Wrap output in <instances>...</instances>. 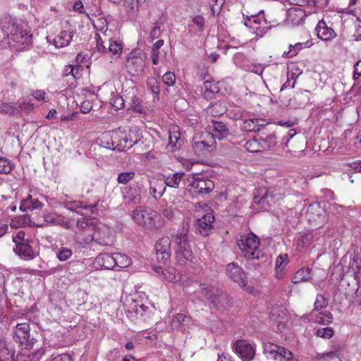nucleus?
Here are the masks:
<instances>
[{"instance_id":"58","label":"nucleus","mask_w":361,"mask_h":361,"mask_svg":"<svg viewBox=\"0 0 361 361\" xmlns=\"http://www.w3.org/2000/svg\"><path fill=\"white\" fill-rule=\"evenodd\" d=\"M15 111V107L8 103H3L0 105V113L12 114Z\"/></svg>"},{"instance_id":"24","label":"nucleus","mask_w":361,"mask_h":361,"mask_svg":"<svg viewBox=\"0 0 361 361\" xmlns=\"http://www.w3.org/2000/svg\"><path fill=\"white\" fill-rule=\"evenodd\" d=\"M245 149L250 152L255 153L271 148V144L262 137H255L247 141L244 145Z\"/></svg>"},{"instance_id":"18","label":"nucleus","mask_w":361,"mask_h":361,"mask_svg":"<svg viewBox=\"0 0 361 361\" xmlns=\"http://www.w3.org/2000/svg\"><path fill=\"white\" fill-rule=\"evenodd\" d=\"M233 348L243 361H251L255 357V347L245 339L237 340L233 345Z\"/></svg>"},{"instance_id":"6","label":"nucleus","mask_w":361,"mask_h":361,"mask_svg":"<svg viewBox=\"0 0 361 361\" xmlns=\"http://www.w3.org/2000/svg\"><path fill=\"white\" fill-rule=\"evenodd\" d=\"M237 245L247 259H259L264 255L259 239L252 233L240 235L237 240Z\"/></svg>"},{"instance_id":"25","label":"nucleus","mask_w":361,"mask_h":361,"mask_svg":"<svg viewBox=\"0 0 361 361\" xmlns=\"http://www.w3.org/2000/svg\"><path fill=\"white\" fill-rule=\"evenodd\" d=\"M317 37L324 41H330L336 37V33L333 28L329 27L325 21L319 20L316 27Z\"/></svg>"},{"instance_id":"13","label":"nucleus","mask_w":361,"mask_h":361,"mask_svg":"<svg viewBox=\"0 0 361 361\" xmlns=\"http://www.w3.org/2000/svg\"><path fill=\"white\" fill-rule=\"evenodd\" d=\"M263 349L268 359L276 361H293V355L289 350L273 343H264Z\"/></svg>"},{"instance_id":"47","label":"nucleus","mask_w":361,"mask_h":361,"mask_svg":"<svg viewBox=\"0 0 361 361\" xmlns=\"http://www.w3.org/2000/svg\"><path fill=\"white\" fill-rule=\"evenodd\" d=\"M30 219L27 215H22L15 220H12L11 222V227H20L29 224Z\"/></svg>"},{"instance_id":"36","label":"nucleus","mask_w":361,"mask_h":361,"mask_svg":"<svg viewBox=\"0 0 361 361\" xmlns=\"http://www.w3.org/2000/svg\"><path fill=\"white\" fill-rule=\"evenodd\" d=\"M313 240V235L312 233H306L299 236L295 241V249L297 252H300L305 248L309 247Z\"/></svg>"},{"instance_id":"55","label":"nucleus","mask_w":361,"mask_h":361,"mask_svg":"<svg viewBox=\"0 0 361 361\" xmlns=\"http://www.w3.org/2000/svg\"><path fill=\"white\" fill-rule=\"evenodd\" d=\"M224 1L225 0H210V9L214 16L216 13L219 11Z\"/></svg>"},{"instance_id":"52","label":"nucleus","mask_w":361,"mask_h":361,"mask_svg":"<svg viewBox=\"0 0 361 361\" xmlns=\"http://www.w3.org/2000/svg\"><path fill=\"white\" fill-rule=\"evenodd\" d=\"M162 80L167 86H173L176 82V78L173 73L168 71L164 74Z\"/></svg>"},{"instance_id":"59","label":"nucleus","mask_w":361,"mask_h":361,"mask_svg":"<svg viewBox=\"0 0 361 361\" xmlns=\"http://www.w3.org/2000/svg\"><path fill=\"white\" fill-rule=\"evenodd\" d=\"M312 3L311 0H298V4H296L295 7H302V8H306L307 10H315V8L312 7Z\"/></svg>"},{"instance_id":"60","label":"nucleus","mask_w":361,"mask_h":361,"mask_svg":"<svg viewBox=\"0 0 361 361\" xmlns=\"http://www.w3.org/2000/svg\"><path fill=\"white\" fill-rule=\"evenodd\" d=\"M148 85L150 86V89L154 94H159L160 92L159 83L156 79H151L148 82Z\"/></svg>"},{"instance_id":"49","label":"nucleus","mask_w":361,"mask_h":361,"mask_svg":"<svg viewBox=\"0 0 361 361\" xmlns=\"http://www.w3.org/2000/svg\"><path fill=\"white\" fill-rule=\"evenodd\" d=\"M12 169L11 163L7 159L0 157V173H8Z\"/></svg>"},{"instance_id":"23","label":"nucleus","mask_w":361,"mask_h":361,"mask_svg":"<svg viewBox=\"0 0 361 361\" xmlns=\"http://www.w3.org/2000/svg\"><path fill=\"white\" fill-rule=\"evenodd\" d=\"M123 198L129 202L137 204L141 200L140 188L137 185H126L121 188Z\"/></svg>"},{"instance_id":"64","label":"nucleus","mask_w":361,"mask_h":361,"mask_svg":"<svg viewBox=\"0 0 361 361\" xmlns=\"http://www.w3.org/2000/svg\"><path fill=\"white\" fill-rule=\"evenodd\" d=\"M354 39L356 41L361 40V25H356L355 26V32L353 34Z\"/></svg>"},{"instance_id":"21","label":"nucleus","mask_w":361,"mask_h":361,"mask_svg":"<svg viewBox=\"0 0 361 361\" xmlns=\"http://www.w3.org/2000/svg\"><path fill=\"white\" fill-rule=\"evenodd\" d=\"M157 277L161 280L169 283H176L180 281V275L176 274V270L173 267H163L161 266H154L153 267Z\"/></svg>"},{"instance_id":"63","label":"nucleus","mask_w":361,"mask_h":361,"mask_svg":"<svg viewBox=\"0 0 361 361\" xmlns=\"http://www.w3.org/2000/svg\"><path fill=\"white\" fill-rule=\"evenodd\" d=\"M361 76V60L358 61L354 66L353 79L357 80Z\"/></svg>"},{"instance_id":"42","label":"nucleus","mask_w":361,"mask_h":361,"mask_svg":"<svg viewBox=\"0 0 361 361\" xmlns=\"http://www.w3.org/2000/svg\"><path fill=\"white\" fill-rule=\"evenodd\" d=\"M66 207L72 211H75L77 213H82V210H88L90 209L92 212V207L90 205H87L82 202H70L66 204Z\"/></svg>"},{"instance_id":"11","label":"nucleus","mask_w":361,"mask_h":361,"mask_svg":"<svg viewBox=\"0 0 361 361\" xmlns=\"http://www.w3.org/2000/svg\"><path fill=\"white\" fill-rule=\"evenodd\" d=\"M226 276L235 283H237L247 293L253 294L255 289L247 285V276L243 269L236 262H231L226 268Z\"/></svg>"},{"instance_id":"51","label":"nucleus","mask_w":361,"mask_h":361,"mask_svg":"<svg viewBox=\"0 0 361 361\" xmlns=\"http://www.w3.org/2000/svg\"><path fill=\"white\" fill-rule=\"evenodd\" d=\"M225 111V107L221 106V104H214L209 107L207 110L208 114H212L213 116H216L219 114H222Z\"/></svg>"},{"instance_id":"32","label":"nucleus","mask_w":361,"mask_h":361,"mask_svg":"<svg viewBox=\"0 0 361 361\" xmlns=\"http://www.w3.org/2000/svg\"><path fill=\"white\" fill-rule=\"evenodd\" d=\"M184 176L185 173L176 172L168 175H163V179L166 186L178 188Z\"/></svg>"},{"instance_id":"37","label":"nucleus","mask_w":361,"mask_h":361,"mask_svg":"<svg viewBox=\"0 0 361 361\" xmlns=\"http://www.w3.org/2000/svg\"><path fill=\"white\" fill-rule=\"evenodd\" d=\"M106 41H109V47L108 49L106 48V51L104 52L108 51L115 57L120 56L123 51L122 44L118 41L111 39V35H109Z\"/></svg>"},{"instance_id":"62","label":"nucleus","mask_w":361,"mask_h":361,"mask_svg":"<svg viewBox=\"0 0 361 361\" xmlns=\"http://www.w3.org/2000/svg\"><path fill=\"white\" fill-rule=\"evenodd\" d=\"M179 139H180V134L178 132H176L175 130L173 132H171V131L169 132V144H171L172 145H175Z\"/></svg>"},{"instance_id":"50","label":"nucleus","mask_w":361,"mask_h":361,"mask_svg":"<svg viewBox=\"0 0 361 361\" xmlns=\"http://www.w3.org/2000/svg\"><path fill=\"white\" fill-rule=\"evenodd\" d=\"M324 209L321 207L319 202H313L310 204L307 208V213L312 214H316L317 216H320L323 214Z\"/></svg>"},{"instance_id":"27","label":"nucleus","mask_w":361,"mask_h":361,"mask_svg":"<svg viewBox=\"0 0 361 361\" xmlns=\"http://www.w3.org/2000/svg\"><path fill=\"white\" fill-rule=\"evenodd\" d=\"M95 264L97 267L106 269H112L115 268V262L114 259V254L108 253L99 254L95 259Z\"/></svg>"},{"instance_id":"17","label":"nucleus","mask_w":361,"mask_h":361,"mask_svg":"<svg viewBox=\"0 0 361 361\" xmlns=\"http://www.w3.org/2000/svg\"><path fill=\"white\" fill-rule=\"evenodd\" d=\"M73 31L71 27L61 30L54 35H49L47 40L56 48H62L68 46L73 40Z\"/></svg>"},{"instance_id":"38","label":"nucleus","mask_w":361,"mask_h":361,"mask_svg":"<svg viewBox=\"0 0 361 361\" xmlns=\"http://www.w3.org/2000/svg\"><path fill=\"white\" fill-rule=\"evenodd\" d=\"M190 322V317L188 316L178 313L173 316L171 325L175 329H185V326Z\"/></svg>"},{"instance_id":"43","label":"nucleus","mask_w":361,"mask_h":361,"mask_svg":"<svg viewBox=\"0 0 361 361\" xmlns=\"http://www.w3.org/2000/svg\"><path fill=\"white\" fill-rule=\"evenodd\" d=\"M192 25L195 27L197 32H203L205 27V20L202 16L196 15L191 17Z\"/></svg>"},{"instance_id":"35","label":"nucleus","mask_w":361,"mask_h":361,"mask_svg":"<svg viewBox=\"0 0 361 361\" xmlns=\"http://www.w3.org/2000/svg\"><path fill=\"white\" fill-rule=\"evenodd\" d=\"M311 278V269L309 267H302L295 273L292 279V282L293 283L305 282L309 281Z\"/></svg>"},{"instance_id":"1","label":"nucleus","mask_w":361,"mask_h":361,"mask_svg":"<svg viewBox=\"0 0 361 361\" xmlns=\"http://www.w3.org/2000/svg\"><path fill=\"white\" fill-rule=\"evenodd\" d=\"M174 243L175 257L178 266H188L193 262V253L188 238V231L182 228L172 235L159 238L154 245L156 256L159 262H166L171 257V242Z\"/></svg>"},{"instance_id":"57","label":"nucleus","mask_w":361,"mask_h":361,"mask_svg":"<svg viewBox=\"0 0 361 361\" xmlns=\"http://www.w3.org/2000/svg\"><path fill=\"white\" fill-rule=\"evenodd\" d=\"M288 263V255H280L276 257V267H284Z\"/></svg>"},{"instance_id":"12","label":"nucleus","mask_w":361,"mask_h":361,"mask_svg":"<svg viewBox=\"0 0 361 361\" xmlns=\"http://www.w3.org/2000/svg\"><path fill=\"white\" fill-rule=\"evenodd\" d=\"M25 232L20 231L13 236V241L16 244L13 251L21 258L31 259L35 257V253L30 245V240L25 238Z\"/></svg>"},{"instance_id":"34","label":"nucleus","mask_w":361,"mask_h":361,"mask_svg":"<svg viewBox=\"0 0 361 361\" xmlns=\"http://www.w3.org/2000/svg\"><path fill=\"white\" fill-rule=\"evenodd\" d=\"M349 273H350L356 282V290H357L361 277V259L355 258L353 259V262L350 264V267L349 268Z\"/></svg>"},{"instance_id":"7","label":"nucleus","mask_w":361,"mask_h":361,"mask_svg":"<svg viewBox=\"0 0 361 361\" xmlns=\"http://www.w3.org/2000/svg\"><path fill=\"white\" fill-rule=\"evenodd\" d=\"M200 288L204 296L217 308H226L231 305L228 295L221 290L206 283H201Z\"/></svg>"},{"instance_id":"20","label":"nucleus","mask_w":361,"mask_h":361,"mask_svg":"<svg viewBox=\"0 0 361 361\" xmlns=\"http://www.w3.org/2000/svg\"><path fill=\"white\" fill-rule=\"evenodd\" d=\"M313 13H316V11L307 10L302 7H291L287 11V23L292 26L298 25L307 15Z\"/></svg>"},{"instance_id":"31","label":"nucleus","mask_w":361,"mask_h":361,"mask_svg":"<svg viewBox=\"0 0 361 361\" xmlns=\"http://www.w3.org/2000/svg\"><path fill=\"white\" fill-rule=\"evenodd\" d=\"M43 207V204L38 200V199L33 198L31 195H28L25 199L21 201L20 205V209L22 212H27L30 210H34L41 209Z\"/></svg>"},{"instance_id":"46","label":"nucleus","mask_w":361,"mask_h":361,"mask_svg":"<svg viewBox=\"0 0 361 361\" xmlns=\"http://www.w3.org/2000/svg\"><path fill=\"white\" fill-rule=\"evenodd\" d=\"M337 357L336 351H329L324 353H317L314 357L316 361H330Z\"/></svg>"},{"instance_id":"3","label":"nucleus","mask_w":361,"mask_h":361,"mask_svg":"<svg viewBox=\"0 0 361 361\" xmlns=\"http://www.w3.org/2000/svg\"><path fill=\"white\" fill-rule=\"evenodd\" d=\"M229 133L226 126L222 122L212 121V125L207 127L204 131L197 133L192 138V147L198 155L216 146V140H222Z\"/></svg>"},{"instance_id":"9","label":"nucleus","mask_w":361,"mask_h":361,"mask_svg":"<svg viewBox=\"0 0 361 361\" xmlns=\"http://www.w3.org/2000/svg\"><path fill=\"white\" fill-rule=\"evenodd\" d=\"M188 190L193 195H204L212 191L214 188L213 181L201 175L192 174L188 178Z\"/></svg>"},{"instance_id":"41","label":"nucleus","mask_w":361,"mask_h":361,"mask_svg":"<svg viewBox=\"0 0 361 361\" xmlns=\"http://www.w3.org/2000/svg\"><path fill=\"white\" fill-rule=\"evenodd\" d=\"M135 175L133 170L123 171L118 174L116 181L118 184L127 185L135 178Z\"/></svg>"},{"instance_id":"19","label":"nucleus","mask_w":361,"mask_h":361,"mask_svg":"<svg viewBox=\"0 0 361 361\" xmlns=\"http://www.w3.org/2000/svg\"><path fill=\"white\" fill-rule=\"evenodd\" d=\"M302 318L308 322L320 325H329L333 322V314L329 311L312 310L310 313L304 314Z\"/></svg>"},{"instance_id":"48","label":"nucleus","mask_w":361,"mask_h":361,"mask_svg":"<svg viewBox=\"0 0 361 361\" xmlns=\"http://www.w3.org/2000/svg\"><path fill=\"white\" fill-rule=\"evenodd\" d=\"M316 335L322 338H331L334 335V331L330 327L319 328L316 331Z\"/></svg>"},{"instance_id":"10","label":"nucleus","mask_w":361,"mask_h":361,"mask_svg":"<svg viewBox=\"0 0 361 361\" xmlns=\"http://www.w3.org/2000/svg\"><path fill=\"white\" fill-rule=\"evenodd\" d=\"M244 24L250 32L255 34L257 37H262L269 28L263 10L259 11L257 14L247 16L245 19Z\"/></svg>"},{"instance_id":"22","label":"nucleus","mask_w":361,"mask_h":361,"mask_svg":"<svg viewBox=\"0 0 361 361\" xmlns=\"http://www.w3.org/2000/svg\"><path fill=\"white\" fill-rule=\"evenodd\" d=\"M145 60L142 56H135L130 53L127 59L126 67L133 74H140L144 71Z\"/></svg>"},{"instance_id":"5","label":"nucleus","mask_w":361,"mask_h":361,"mask_svg":"<svg viewBox=\"0 0 361 361\" xmlns=\"http://www.w3.org/2000/svg\"><path fill=\"white\" fill-rule=\"evenodd\" d=\"M133 221L146 231H157L164 225L161 215L145 206L137 207L133 212Z\"/></svg>"},{"instance_id":"15","label":"nucleus","mask_w":361,"mask_h":361,"mask_svg":"<svg viewBox=\"0 0 361 361\" xmlns=\"http://www.w3.org/2000/svg\"><path fill=\"white\" fill-rule=\"evenodd\" d=\"M93 24L95 29L99 32L95 35L97 41L96 49L99 52H104L106 51V47L104 44L106 42L109 35H111V32L108 30L107 21L104 18H99L94 20Z\"/></svg>"},{"instance_id":"45","label":"nucleus","mask_w":361,"mask_h":361,"mask_svg":"<svg viewBox=\"0 0 361 361\" xmlns=\"http://www.w3.org/2000/svg\"><path fill=\"white\" fill-rule=\"evenodd\" d=\"M72 255V250L67 247H61L56 253V257L59 261L65 262L70 259Z\"/></svg>"},{"instance_id":"26","label":"nucleus","mask_w":361,"mask_h":361,"mask_svg":"<svg viewBox=\"0 0 361 361\" xmlns=\"http://www.w3.org/2000/svg\"><path fill=\"white\" fill-rule=\"evenodd\" d=\"M44 221L52 226H60L64 228H69L68 219L57 213L46 212L43 215Z\"/></svg>"},{"instance_id":"2","label":"nucleus","mask_w":361,"mask_h":361,"mask_svg":"<svg viewBox=\"0 0 361 361\" xmlns=\"http://www.w3.org/2000/svg\"><path fill=\"white\" fill-rule=\"evenodd\" d=\"M141 137L140 130L136 127H132L128 133L120 129L105 132L98 138L97 143L108 149L125 151L136 144Z\"/></svg>"},{"instance_id":"54","label":"nucleus","mask_w":361,"mask_h":361,"mask_svg":"<svg viewBox=\"0 0 361 361\" xmlns=\"http://www.w3.org/2000/svg\"><path fill=\"white\" fill-rule=\"evenodd\" d=\"M280 199L279 197H276L272 191L267 190L266 193L261 197V199L258 201L259 203L261 202H267L270 204L271 202H274L275 201H278Z\"/></svg>"},{"instance_id":"28","label":"nucleus","mask_w":361,"mask_h":361,"mask_svg":"<svg viewBox=\"0 0 361 361\" xmlns=\"http://www.w3.org/2000/svg\"><path fill=\"white\" fill-rule=\"evenodd\" d=\"M267 123L261 118H250L243 121L241 128L247 132H256L260 130L261 128L266 126Z\"/></svg>"},{"instance_id":"8","label":"nucleus","mask_w":361,"mask_h":361,"mask_svg":"<svg viewBox=\"0 0 361 361\" xmlns=\"http://www.w3.org/2000/svg\"><path fill=\"white\" fill-rule=\"evenodd\" d=\"M196 213L199 216H201L197 221V226L200 233L203 236L209 235L214 220L210 208L208 207L207 204H201V203H198L196 204Z\"/></svg>"},{"instance_id":"40","label":"nucleus","mask_w":361,"mask_h":361,"mask_svg":"<svg viewBox=\"0 0 361 361\" xmlns=\"http://www.w3.org/2000/svg\"><path fill=\"white\" fill-rule=\"evenodd\" d=\"M114 259L115 262V268H118V270L126 268L131 264L130 258L121 253H114Z\"/></svg>"},{"instance_id":"44","label":"nucleus","mask_w":361,"mask_h":361,"mask_svg":"<svg viewBox=\"0 0 361 361\" xmlns=\"http://www.w3.org/2000/svg\"><path fill=\"white\" fill-rule=\"evenodd\" d=\"M328 304V300L323 295L317 294L314 303V309L312 310H322L326 307Z\"/></svg>"},{"instance_id":"53","label":"nucleus","mask_w":361,"mask_h":361,"mask_svg":"<svg viewBox=\"0 0 361 361\" xmlns=\"http://www.w3.org/2000/svg\"><path fill=\"white\" fill-rule=\"evenodd\" d=\"M233 61L237 66L245 68L247 59L243 54L237 53L233 57Z\"/></svg>"},{"instance_id":"29","label":"nucleus","mask_w":361,"mask_h":361,"mask_svg":"<svg viewBox=\"0 0 361 361\" xmlns=\"http://www.w3.org/2000/svg\"><path fill=\"white\" fill-rule=\"evenodd\" d=\"M166 188L164 179H153L149 182V191L154 198L161 197L165 192Z\"/></svg>"},{"instance_id":"56","label":"nucleus","mask_w":361,"mask_h":361,"mask_svg":"<svg viewBox=\"0 0 361 361\" xmlns=\"http://www.w3.org/2000/svg\"><path fill=\"white\" fill-rule=\"evenodd\" d=\"M132 109L138 113H145L144 107L140 104V101L138 98H133L131 102Z\"/></svg>"},{"instance_id":"14","label":"nucleus","mask_w":361,"mask_h":361,"mask_svg":"<svg viewBox=\"0 0 361 361\" xmlns=\"http://www.w3.org/2000/svg\"><path fill=\"white\" fill-rule=\"evenodd\" d=\"M94 240L102 245H109L112 243V236L110 228L97 221V224L87 241Z\"/></svg>"},{"instance_id":"4","label":"nucleus","mask_w":361,"mask_h":361,"mask_svg":"<svg viewBox=\"0 0 361 361\" xmlns=\"http://www.w3.org/2000/svg\"><path fill=\"white\" fill-rule=\"evenodd\" d=\"M3 32L9 47L21 49L20 46L31 43L32 35L24 28V24L16 19H9L7 25L3 26Z\"/></svg>"},{"instance_id":"61","label":"nucleus","mask_w":361,"mask_h":361,"mask_svg":"<svg viewBox=\"0 0 361 361\" xmlns=\"http://www.w3.org/2000/svg\"><path fill=\"white\" fill-rule=\"evenodd\" d=\"M45 92L43 90H36L33 92L32 96L39 102H47Z\"/></svg>"},{"instance_id":"33","label":"nucleus","mask_w":361,"mask_h":361,"mask_svg":"<svg viewBox=\"0 0 361 361\" xmlns=\"http://www.w3.org/2000/svg\"><path fill=\"white\" fill-rule=\"evenodd\" d=\"M14 350L4 339H0V361H13Z\"/></svg>"},{"instance_id":"39","label":"nucleus","mask_w":361,"mask_h":361,"mask_svg":"<svg viewBox=\"0 0 361 361\" xmlns=\"http://www.w3.org/2000/svg\"><path fill=\"white\" fill-rule=\"evenodd\" d=\"M312 45L311 42L307 41L305 42H298L294 45L290 44L288 51H284L283 56L287 58H291L298 54L300 50L303 48L310 47Z\"/></svg>"},{"instance_id":"16","label":"nucleus","mask_w":361,"mask_h":361,"mask_svg":"<svg viewBox=\"0 0 361 361\" xmlns=\"http://www.w3.org/2000/svg\"><path fill=\"white\" fill-rule=\"evenodd\" d=\"M30 325L25 322L18 324L13 332V339L26 350H30L33 346L32 341L30 340Z\"/></svg>"},{"instance_id":"30","label":"nucleus","mask_w":361,"mask_h":361,"mask_svg":"<svg viewBox=\"0 0 361 361\" xmlns=\"http://www.w3.org/2000/svg\"><path fill=\"white\" fill-rule=\"evenodd\" d=\"M97 222L96 219L82 217L77 221L76 226L79 230L83 231L85 234H87L88 235L87 238H89L91 233L93 232Z\"/></svg>"}]
</instances>
